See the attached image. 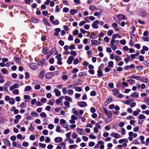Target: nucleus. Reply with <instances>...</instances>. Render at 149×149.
Returning a JSON list of instances; mask_svg holds the SVG:
<instances>
[{
    "label": "nucleus",
    "mask_w": 149,
    "mask_h": 149,
    "mask_svg": "<svg viewBox=\"0 0 149 149\" xmlns=\"http://www.w3.org/2000/svg\"><path fill=\"white\" fill-rule=\"evenodd\" d=\"M70 54L73 56H75L77 54V53L75 51H71L70 52Z\"/></svg>",
    "instance_id": "nucleus-47"
},
{
    "label": "nucleus",
    "mask_w": 149,
    "mask_h": 149,
    "mask_svg": "<svg viewBox=\"0 0 149 149\" xmlns=\"http://www.w3.org/2000/svg\"><path fill=\"white\" fill-rule=\"evenodd\" d=\"M45 73V71L43 70H42L40 72L39 75V77L40 79H42L44 77V75Z\"/></svg>",
    "instance_id": "nucleus-5"
},
{
    "label": "nucleus",
    "mask_w": 149,
    "mask_h": 149,
    "mask_svg": "<svg viewBox=\"0 0 149 149\" xmlns=\"http://www.w3.org/2000/svg\"><path fill=\"white\" fill-rule=\"evenodd\" d=\"M61 126L63 127L65 129H68V125L67 124H66V123L65 124H63Z\"/></svg>",
    "instance_id": "nucleus-61"
},
{
    "label": "nucleus",
    "mask_w": 149,
    "mask_h": 149,
    "mask_svg": "<svg viewBox=\"0 0 149 149\" xmlns=\"http://www.w3.org/2000/svg\"><path fill=\"white\" fill-rule=\"evenodd\" d=\"M54 92L55 93V95L56 96H59L61 94L60 91L57 89H55L54 90Z\"/></svg>",
    "instance_id": "nucleus-17"
},
{
    "label": "nucleus",
    "mask_w": 149,
    "mask_h": 149,
    "mask_svg": "<svg viewBox=\"0 0 149 149\" xmlns=\"http://www.w3.org/2000/svg\"><path fill=\"white\" fill-rule=\"evenodd\" d=\"M64 98L66 100H68L71 102H72V99L70 97L67 96H65Z\"/></svg>",
    "instance_id": "nucleus-24"
},
{
    "label": "nucleus",
    "mask_w": 149,
    "mask_h": 149,
    "mask_svg": "<svg viewBox=\"0 0 149 149\" xmlns=\"http://www.w3.org/2000/svg\"><path fill=\"white\" fill-rule=\"evenodd\" d=\"M1 72L3 74H8V72L6 68H3L1 70Z\"/></svg>",
    "instance_id": "nucleus-18"
},
{
    "label": "nucleus",
    "mask_w": 149,
    "mask_h": 149,
    "mask_svg": "<svg viewBox=\"0 0 149 149\" xmlns=\"http://www.w3.org/2000/svg\"><path fill=\"white\" fill-rule=\"evenodd\" d=\"M138 118L140 119H145L146 118L145 116L143 114H141L139 115Z\"/></svg>",
    "instance_id": "nucleus-35"
},
{
    "label": "nucleus",
    "mask_w": 149,
    "mask_h": 149,
    "mask_svg": "<svg viewBox=\"0 0 149 149\" xmlns=\"http://www.w3.org/2000/svg\"><path fill=\"white\" fill-rule=\"evenodd\" d=\"M97 75L99 77H102L103 75L102 72V71L100 70H99L97 71Z\"/></svg>",
    "instance_id": "nucleus-27"
},
{
    "label": "nucleus",
    "mask_w": 149,
    "mask_h": 149,
    "mask_svg": "<svg viewBox=\"0 0 149 149\" xmlns=\"http://www.w3.org/2000/svg\"><path fill=\"white\" fill-rule=\"evenodd\" d=\"M111 118H106L105 119L104 121L105 123H107L109 122H111Z\"/></svg>",
    "instance_id": "nucleus-43"
},
{
    "label": "nucleus",
    "mask_w": 149,
    "mask_h": 149,
    "mask_svg": "<svg viewBox=\"0 0 149 149\" xmlns=\"http://www.w3.org/2000/svg\"><path fill=\"white\" fill-rule=\"evenodd\" d=\"M3 142L4 144L8 146H10V142L6 139H4L3 140Z\"/></svg>",
    "instance_id": "nucleus-12"
},
{
    "label": "nucleus",
    "mask_w": 149,
    "mask_h": 149,
    "mask_svg": "<svg viewBox=\"0 0 149 149\" xmlns=\"http://www.w3.org/2000/svg\"><path fill=\"white\" fill-rule=\"evenodd\" d=\"M54 140L56 143H60L62 141V139L61 137H57L55 138Z\"/></svg>",
    "instance_id": "nucleus-14"
},
{
    "label": "nucleus",
    "mask_w": 149,
    "mask_h": 149,
    "mask_svg": "<svg viewBox=\"0 0 149 149\" xmlns=\"http://www.w3.org/2000/svg\"><path fill=\"white\" fill-rule=\"evenodd\" d=\"M78 136V135L75 132H73L71 135V136L72 138L74 139L76 138Z\"/></svg>",
    "instance_id": "nucleus-42"
},
{
    "label": "nucleus",
    "mask_w": 149,
    "mask_h": 149,
    "mask_svg": "<svg viewBox=\"0 0 149 149\" xmlns=\"http://www.w3.org/2000/svg\"><path fill=\"white\" fill-rule=\"evenodd\" d=\"M68 40L69 41H72L73 40V36L71 34H69L68 38Z\"/></svg>",
    "instance_id": "nucleus-48"
},
{
    "label": "nucleus",
    "mask_w": 149,
    "mask_h": 149,
    "mask_svg": "<svg viewBox=\"0 0 149 149\" xmlns=\"http://www.w3.org/2000/svg\"><path fill=\"white\" fill-rule=\"evenodd\" d=\"M40 116L42 118H45L47 117L46 114L44 112H42L40 114Z\"/></svg>",
    "instance_id": "nucleus-40"
},
{
    "label": "nucleus",
    "mask_w": 149,
    "mask_h": 149,
    "mask_svg": "<svg viewBox=\"0 0 149 149\" xmlns=\"http://www.w3.org/2000/svg\"><path fill=\"white\" fill-rule=\"evenodd\" d=\"M62 79L64 81H66L68 79V75H66L65 73H63L62 76Z\"/></svg>",
    "instance_id": "nucleus-13"
},
{
    "label": "nucleus",
    "mask_w": 149,
    "mask_h": 149,
    "mask_svg": "<svg viewBox=\"0 0 149 149\" xmlns=\"http://www.w3.org/2000/svg\"><path fill=\"white\" fill-rule=\"evenodd\" d=\"M99 23V22L98 20L94 21L92 24V27L94 28H97L98 27L97 25Z\"/></svg>",
    "instance_id": "nucleus-8"
},
{
    "label": "nucleus",
    "mask_w": 149,
    "mask_h": 149,
    "mask_svg": "<svg viewBox=\"0 0 149 149\" xmlns=\"http://www.w3.org/2000/svg\"><path fill=\"white\" fill-rule=\"evenodd\" d=\"M72 111L74 114L76 115H77L78 114V111L76 110L75 108H74L72 109Z\"/></svg>",
    "instance_id": "nucleus-52"
},
{
    "label": "nucleus",
    "mask_w": 149,
    "mask_h": 149,
    "mask_svg": "<svg viewBox=\"0 0 149 149\" xmlns=\"http://www.w3.org/2000/svg\"><path fill=\"white\" fill-rule=\"evenodd\" d=\"M90 111L92 113H94L96 111V109L95 108L92 107L91 108Z\"/></svg>",
    "instance_id": "nucleus-54"
},
{
    "label": "nucleus",
    "mask_w": 149,
    "mask_h": 149,
    "mask_svg": "<svg viewBox=\"0 0 149 149\" xmlns=\"http://www.w3.org/2000/svg\"><path fill=\"white\" fill-rule=\"evenodd\" d=\"M60 122L61 125L66 123V120L63 119L60 120Z\"/></svg>",
    "instance_id": "nucleus-34"
},
{
    "label": "nucleus",
    "mask_w": 149,
    "mask_h": 149,
    "mask_svg": "<svg viewBox=\"0 0 149 149\" xmlns=\"http://www.w3.org/2000/svg\"><path fill=\"white\" fill-rule=\"evenodd\" d=\"M92 44L94 45H95L97 44V40H92L91 41Z\"/></svg>",
    "instance_id": "nucleus-58"
},
{
    "label": "nucleus",
    "mask_w": 149,
    "mask_h": 149,
    "mask_svg": "<svg viewBox=\"0 0 149 149\" xmlns=\"http://www.w3.org/2000/svg\"><path fill=\"white\" fill-rule=\"evenodd\" d=\"M14 59H15V61L17 63L19 64L21 63V62L20 60H19V59L17 57H15Z\"/></svg>",
    "instance_id": "nucleus-46"
},
{
    "label": "nucleus",
    "mask_w": 149,
    "mask_h": 149,
    "mask_svg": "<svg viewBox=\"0 0 149 149\" xmlns=\"http://www.w3.org/2000/svg\"><path fill=\"white\" fill-rule=\"evenodd\" d=\"M113 63L112 61H110L108 63V66L109 67H111L113 66Z\"/></svg>",
    "instance_id": "nucleus-44"
},
{
    "label": "nucleus",
    "mask_w": 149,
    "mask_h": 149,
    "mask_svg": "<svg viewBox=\"0 0 149 149\" xmlns=\"http://www.w3.org/2000/svg\"><path fill=\"white\" fill-rule=\"evenodd\" d=\"M55 31V32L54 33V35L56 36H58L59 35L58 33L61 31V29L60 28H57L56 29Z\"/></svg>",
    "instance_id": "nucleus-15"
},
{
    "label": "nucleus",
    "mask_w": 149,
    "mask_h": 149,
    "mask_svg": "<svg viewBox=\"0 0 149 149\" xmlns=\"http://www.w3.org/2000/svg\"><path fill=\"white\" fill-rule=\"evenodd\" d=\"M48 131L46 130H44L42 131V133L44 135H47L48 134Z\"/></svg>",
    "instance_id": "nucleus-51"
},
{
    "label": "nucleus",
    "mask_w": 149,
    "mask_h": 149,
    "mask_svg": "<svg viewBox=\"0 0 149 149\" xmlns=\"http://www.w3.org/2000/svg\"><path fill=\"white\" fill-rule=\"evenodd\" d=\"M48 52V50L46 47L43 48L42 50L43 53L44 54H46Z\"/></svg>",
    "instance_id": "nucleus-25"
},
{
    "label": "nucleus",
    "mask_w": 149,
    "mask_h": 149,
    "mask_svg": "<svg viewBox=\"0 0 149 149\" xmlns=\"http://www.w3.org/2000/svg\"><path fill=\"white\" fill-rule=\"evenodd\" d=\"M131 78L135 79L137 80H139L142 79V77L140 76H136L134 75H132L131 77Z\"/></svg>",
    "instance_id": "nucleus-16"
},
{
    "label": "nucleus",
    "mask_w": 149,
    "mask_h": 149,
    "mask_svg": "<svg viewBox=\"0 0 149 149\" xmlns=\"http://www.w3.org/2000/svg\"><path fill=\"white\" fill-rule=\"evenodd\" d=\"M95 34L93 32H92L90 36V38L92 39H94L95 38Z\"/></svg>",
    "instance_id": "nucleus-38"
},
{
    "label": "nucleus",
    "mask_w": 149,
    "mask_h": 149,
    "mask_svg": "<svg viewBox=\"0 0 149 149\" xmlns=\"http://www.w3.org/2000/svg\"><path fill=\"white\" fill-rule=\"evenodd\" d=\"M29 66L30 68L33 70L36 69L38 67L37 65L36 64L33 63L30 64Z\"/></svg>",
    "instance_id": "nucleus-4"
},
{
    "label": "nucleus",
    "mask_w": 149,
    "mask_h": 149,
    "mask_svg": "<svg viewBox=\"0 0 149 149\" xmlns=\"http://www.w3.org/2000/svg\"><path fill=\"white\" fill-rule=\"evenodd\" d=\"M89 9L91 11H93L97 9V8H96L94 6H90L89 7Z\"/></svg>",
    "instance_id": "nucleus-22"
},
{
    "label": "nucleus",
    "mask_w": 149,
    "mask_h": 149,
    "mask_svg": "<svg viewBox=\"0 0 149 149\" xmlns=\"http://www.w3.org/2000/svg\"><path fill=\"white\" fill-rule=\"evenodd\" d=\"M71 14L72 15H74L75 13H77V11L76 10H70V11Z\"/></svg>",
    "instance_id": "nucleus-21"
},
{
    "label": "nucleus",
    "mask_w": 149,
    "mask_h": 149,
    "mask_svg": "<svg viewBox=\"0 0 149 149\" xmlns=\"http://www.w3.org/2000/svg\"><path fill=\"white\" fill-rule=\"evenodd\" d=\"M61 101H60V100H59L58 99H57L55 101V103L57 105H59L61 103Z\"/></svg>",
    "instance_id": "nucleus-59"
},
{
    "label": "nucleus",
    "mask_w": 149,
    "mask_h": 149,
    "mask_svg": "<svg viewBox=\"0 0 149 149\" xmlns=\"http://www.w3.org/2000/svg\"><path fill=\"white\" fill-rule=\"evenodd\" d=\"M77 132L80 135H83L85 134V132L83 130L80 128H77L76 129Z\"/></svg>",
    "instance_id": "nucleus-7"
},
{
    "label": "nucleus",
    "mask_w": 149,
    "mask_h": 149,
    "mask_svg": "<svg viewBox=\"0 0 149 149\" xmlns=\"http://www.w3.org/2000/svg\"><path fill=\"white\" fill-rule=\"evenodd\" d=\"M17 138L18 139H19L20 140H23L24 139L25 137H22V135L20 134H19L17 135Z\"/></svg>",
    "instance_id": "nucleus-29"
},
{
    "label": "nucleus",
    "mask_w": 149,
    "mask_h": 149,
    "mask_svg": "<svg viewBox=\"0 0 149 149\" xmlns=\"http://www.w3.org/2000/svg\"><path fill=\"white\" fill-rule=\"evenodd\" d=\"M51 141L49 137H46L45 142L46 143H49Z\"/></svg>",
    "instance_id": "nucleus-32"
},
{
    "label": "nucleus",
    "mask_w": 149,
    "mask_h": 149,
    "mask_svg": "<svg viewBox=\"0 0 149 149\" xmlns=\"http://www.w3.org/2000/svg\"><path fill=\"white\" fill-rule=\"evenodd\" d=\"M71 134V133H70V132H68L65 135L66 137L67 138H69V139L66 140V141H69V140H70L71 139L70 137Z\"/></svg>",
    "instance_id": "nucleus-30"
},
{
    "label": "nucleus",
    "mask_w": 149,
    "mask_h": 149,
    "mask_svg": "<svg viewBox=\"0 0 149 149\" xmlns=\"http://www.w3.org/2000/svg\"><path fill=\"white\" fill-rule=\"evenodd\" d=\"M39 144L40 146L42 148H45L46 146V145L45 143H39Z\"/></svg>",
    "instance_id": "nucleus-56"
},
{
    "label": "nucleus",
    "mask_w": 149,
    "mask_h": 149,
    "mask_svg": "<svg viewBox=\"0 0 149 149\" xmlns=\"http://www.w3.org/2000/svg\"><path fill=\"white\" fill-rule=\"evenodd\" d=\"M43 20L44 23L46 25L49 26H50V24L46 19H43Z\"/></svg>",
    "instance_id": "nucleus-41"
},
{
    "label": "nucleus",
    "mask_w": 149,
    "mask_h": 149,
    "mask_svg": "<svg viewBox=\"0 0 149 149\" xmlns=\"http://www.w3.org/2000/svg\"><path fill=\"white\" fill-rule=\"evenodd\" d=\"M56 131V132H60L61 131L60 127L58 125H57Z\"/></svg>",
    "instance_id": "nucleus-39"
},
{
    "label": "nucleus",
    "mask_w": 149,
    "mask_h": 149,
    "mask_svg": "<svg viewBox=\"0 0 149 149\" xmlns=\"http://www.w3.org/2000/svg\"><path fill=\"white\" fill-rule=\"evenodd\" d=\"M126 130L124 128H122L121 130V134L122 135H124L126 134Z\"/></svg>",
    "instance_id": "nucleus-55"
},
{
    "label": "nucleus",
    "mask_w": 149,
    "mask_h": 149,
    "mask_svg": "<svg viewBox=\"0 0 149 149\" xmlns=\"http://www.w3.org/2000/svg\"><path fill=\"white\" fill-rule=\"evenodd\" d=\"M54 127V125L52 124H50L48 126V128L50 130H52Z\"/></svg>",
    "instance_id": "nucleus-37"
},
{
    "label": "nucleus",
    "mask_w": 149,
    "mask_h": 149,
    "mask_svg": "<svg viewBox=\"0 0 149 149\" xmlns=\"http://www.w3.org/2000/svg\"><path fill=\"white\" fill-rule=\"evenodd\" d=\"M54 76V74L52 72L48 73L46 75V78L47 79H50L52 78Z\"/></svg>",
    "instance_id": "nucleus-6"
},
{
    "label": "nucleus",
    "mask_w": 149,
    "mask_h": 149,
    "mask_svg": "<svg viewBox=\"0 0 149 149\" xmlns=\"http://www.w3.org/2000/svg\"><path fill=\"white\" fill-rule=\"evenodd\" d=\"M118 36H119V34H113L112 36V38L114 40L116 38L118 37Z\"/></svg>",
    "instance_id": "nucleus-53"
},
{
    "label": "nucleus",
    "mask_w": 149,
    "mask_h": 149,
    "mask_svg": "<svg viewBox=\"0 0 149 149\" xmlns=\"http://www.w3.org/2000/svg\"><path fill=\"white\" fill-rule=\"evenodd\" d=\"M95 145V143L93 141H91L88 143V145L90 147H93Z\"/></svg>",
    "instance_id": "nucleus-31"
},
{
    "label": "nucleus",
    "mask_w": 149,
    "mask_h": 149,
    "mask_svg": "<svg viewBox=\"0 0 149 149\" xmlns=\"http://www.w3.org/2000/svg\"><path fill=\"white\" fill-rule=\"evenodd\" d=\"M31 115L32 117H33L34 116H36L37 117L38 116V113L36 112H32L31 113Z\"/></svg>",
    "instance_id": "nucleus-36"
},
{
    "label": "nucleus",
    "mask_w": 149,
    "mask_h": 149,
    "mask_svg": "<svg viewBox=\"0 0 149 149\" xmlns=\"http://www.w3.org/2000/svg\"><path fill=\"white\" fill-rule=\"evenodd\" d=\"M79 33V31L78 30H75L74 31L73 33V34L74 36L77 35Z\"/></svg>",
    "instance_id": "nucleus-49"
},
{
    "label": "nucleus",
    "mask_w": 149,
    "mask_h": 149,
    "mask_svg": "<svg viewBox=\"0 0 149 149\" xmlns=\"http://www.w3.org/2000/svg\"><path fill=\"white\" fill-rule=\"evenodd\" d=\"M147 106L145 104H142L141 105V108L143 110H145L147 108Z\"/></svg>",
    "instance_id": "nucleus-62"
},
{
    "label": "nucleus",
    "mask_w": 149,
    "mask_h": 149,
    "mask_svg": "<svg viewBox=\"0 0 149 149\" xmlns=\"http://www.w3.org/2000/svg\"><path fill=\"white\" fill-rule=\"evenodd\" d=\"M13 93L15 95H18L19 93V90L18 89H15L13 91Z\"/></svg>",
    "instance_id": "nucleus-57"
},
{
    "label": "nucleus",
    "mask_w": 149,
    "mask_h": 149,
    "mask_svg": "<svg viewBox=\"0 0 149 149\" xmlns=\"http://www.w3.org/2000/svg\"><path fill=\"white\" fill-rule=\"evenodd\" d=\"M117 17L120 20H122L125 19V16L122 14L118 15L117 16Z\"/></svg>",
    "instance_id": "nucleus-20"
},
{
    "label": "nucleus",
    "mask_w": 149,
    "mask_h": 149,
    "mask_svg": "<svg viewBox=\"0 0 149 149\" xmlns=\"http://www.w3.org/2000/svg\"><path fill=\"white\" fill-rule=\"evenodd\" d=\"M113 32V31L112 30H109L107 32V35L108 36H111Z\"/></svg>",
    "instance_id": "nucleus-45"
},
{
    "label": "nucleus",
    "mask_w": 149,
    "mask_h": 149,
    "mask_svg": "<svg viewBox=\"0 0 149 149\" xmlns=\"http://www.w3.org/2000/svg\"><path fill=\"white\" fill-rule=\"evenodd\" d=\"M113 95L117 97H124V96L123 94H119V91H118L116 89H115L112 90Z\"/></svg>",
    "instance_id": "nucleus-1"
},
{
    "label": "nucleus",
    "mask_w": 149,
    "mask_h": 149,
    "mask_svg": "<svg viewBox=\"0 0 149 149\" xmlns=\"http://www.w3.org/2000/svg\"><path fill=\"white\" fill-rule=\"evenodd\" d=\"M143 40L146 41H149V37H144L142 38Z\"/></svg>",
    "instance_id": "nucleus-63"
},
{
    "label": "nucleus",
    "mask_w": 149,
    "mask_h": 149,
    "mask_svg": "<svg viewBox=\"0 0 149 149\" xmlns=\"http://www.w3.org/2000/svg\"><path fill=\"white\" fill-rule=\"evenodd\" d=\"M147 15L146 13V11H142L140 13V15L142 17H144L146 16Z\"/></svg>",
    "instance_id": "nucleus-26"
},
{
    "label": "nucleus",
    "mask_w": 149,
    "mask_h": 149,
    "mask_svg": "<svg viewBox=\"0 0 149 149\" xmlns=\"http://www.w3.org/2000/svg\"><path fill=\"white\" fill-rule=\"evenodd\" d=\"M114 58L116 61H118L121 60V58L118 56H114Z\"/></svg>",
    "instance_id": "nucleus-33"
},
{
    "label": "nucleus",
    "mask_w": 149,
    "mask_h": 149,
    "mask_svg": "<svg viewBox=\"0 0 149 149\" xmlns=\"http://www.w3.org/2000/svg\"><path fill=\"white\" fill-rule=\"evenodd\" d=\"M9 102L10 104H14L15 102V100L13 98H10V99L9 100Z\"/></svg>",
    "instance_id": "nucleus-19"
},
{
    "label": "nucleus",
    "mask_w": 149,
    "mask_h": 149,
    "mask_svg": "<svg viewBox=\"0 0 149 149\" xmlns=\"http://www.w3.org/2000/svg\"><path fill=\"white\" fill-rule=\"evenodd\" d=\"M19 86L16 83L11 86L9 89L10 91H12L16 88H18Z\"/></svg>",
    "instance_id": "nucleus-10"
},
{
    "label": "nucleus",
    "mask_w": 149,
    "mask_h": 149,
    "mask_svg": "<svg viewBox=\"0 0 149 149\" xmlns=\"http://www.w3.org/2000/svg\"><path fill=\"white\" fill-rule=\"evenodd\" d=\"M136 69L138 70H142L143 69L142 67L141 66H139L136 67Z\"/></svg>",
    "instance_id": "nucleus-60"
},
{
    "label": "nucleus",
    "mask_w": 149,
    "mask_h": 149,
    "mask_svg": "<svg viewBox=\"0 0 149 149\" xmlns=\"http://www.w3.org/2000/svg\"><path fill=\"white\" fill-rule=\"evenodd\" d=\"M78 104L81 107H86L87 105V104L86 102L83 101L78 102Z\"/></svg>",
    "instance_id": "nucleus-9"
},
{
    "label": "nucleus",
    "mask_w": 149,
    "mask_h": 149,
    "mask_svg": "<svg viewBox=\"0 0 149 149\" xmlns=\"http://www.w3.org/2000/svg\"><path fill=\"white\" fill-rule=\"evenodd\" d=\"M139 93L135 92H134L130 95V96L133 97H138Z\"/></svg>",
    "instance_id": "nucleus-23"
},
{
    "label": "nucleus",
    "mask_w": 149,
    "mask_h": 149,
    "mask_svg": "<svg viewBox=\"0 0 149 149\" xmlns=\"http://www.w3.org/2000/svg\"><path fill=\"white\" fill-rule=\"evenodd\" d=\"M52 23L54 25H58L59 24V22L57 20H56L54 21H52Z\"/></svg>",
    "instance_id": "nucleus-50"
},
{
    "label": "nucleus",
    "mask_w": 149,
    "mask_h": 149,
    "mask_svg": "<svg viewBox=\"0 0 149 149\" xmlns=\"http://www.w3.org/2000/svg\"><path fill=\"white\" fill-rule=\"evenodd\" d=\"M110 46L113 50H115L116 49V47L114 45H110Z\"/></svg>",
    "instance_id": "nucleus-64"
},
{
    "label": "nucleus",
    "mask_w": 149,
    "mask_h": 149,
    "mask_svg": "<svg viewBox=\"0 0 149 149\" xmlns=\"http://www.w3.org/2000/svg\"><path fill=\"white\" fill-rule=\"evenodd\" d=\"M74 58L72 56H70L67 61V63L69 64H71L72 62V61L74 59Z\"/></svg>",
    "instance_id": "nucleus-11"
},
{
    "label": "nucleus",
    "mask_w": 149,
    "mask_h": 149,
    "mask_svg": "<svg viewBox=\"0 0 149 149\" xmlns=\"http://www.w3.org/2000/svg\"><path fill=\"white\" fill-rule=\"evenodd\" d=\"M103 110L105 113L107 115L108 118H111L112 117V115L111 111L107 110L105 108H103Z\"/></svg>",
    "instance_id": "nucleus-2"
},
{
    "label": "nucleus",
    "mask_w": 149,
    "mask_h": 149,
    "mask_svg": "<svg viewBox=\"0 0 149 149\" xmlns=\"http://www.w3.org/2000/svg\"><path fill=\"white\" fill-rule=\"evenodd\" d=\"M65 105L66 107V108H69L70 107V103L68 101H65L64 102Z\"/></svg>",
    "instance_id": "nucleus-28"
},
{
    "label": "nucleus",
    "mask_w": 149,
    "mask_h": 149,
    "mask_svg": "<svg viewBox=\"0 0 149 149\" xmlns=\"http://www.w3.org/2000/svg\"><path fill=\"white\" fill-rule=\"evenodd\" d=\"M110 135L114 137L116 139L120 138L121 137V136L120 134L114 132H112L110 134Z\"/></svg>",
    "instance_id": "nucleus-3"
}]
</instances>
